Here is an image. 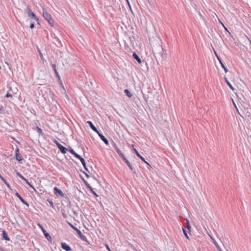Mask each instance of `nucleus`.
Here are the masks:
<instances>
[{"label":"nucleus","instance_id":"f257e3e1","mask_svg":"<svg viewBox=\"0 0 251 251\" xmlns=\"http://www.w3.org/2000/svg\"><path fill=\"white\" fill-rule=\"evenodd\" d=\"M43 16L44 18L48 22L49 24L51 26H54V20L52 19L51 15L48 13L47 9L43 7Z\"/></svg>","mask_w":251,"mask_h":251},{"label":"nucleus","instance_id":"f03ea898","mask_svg":"<svg viewBox=\"0 0 251 251\" xmlns=\"http://www.w3.org/2000/svg\"><path fill=\"white\" fill-rule=\"evenodd\" d=\"M26 11L29 17H31L37 22L39 21V18L36 16L35 14L31 11V9L29 8L28 6H27L26 7Z\"/></svg>","mask_w":251,"mask_h":251},{"label":"nucleus","instance_id":"7ed1b4c3","mask_svg":"<svg viewBox=\"0 0 251 251\" xmlns=\"http://www.w3.org/2000/svg\"><path fill=\"white\" fill-rule=\"evenodd\" d=\"M54 190V193L55 196L58 197V196H60L62 197H64V194L63 192L58 188L57 187H55L53 189Z\"/></svg>","mask_w":251,"mask_h":251},{"label":"nucleus","instance_id":"20e7f679","mask_svg":"<svg viewBox=\"0 0 251 251\" xmlns=\"http://www.w3.org/2000/svg\"><path fill=\"white\" fill-rule=\"evenodd\" d=\"M15 157L17 160L20 161L23 159L22 156L20 153L19 149L17 148L15 151Z\"/></svg>","mask_w":251,"mask_h":251},{"label":"nucleus","instance_id":"39448f33","mask_svg":"<svg viewBox=\"0 0 251 251\" xmlns=\"http://www.w3.org/2000/svg\"><path fill=\"white\" fill-rule=\"evenodd\" d=\"M75 231L77 232V233L78 234V235L79 236L80 238L83 241H84L86 242L87 241V239L86 237L82 234V233H81V231L79 229L77 228V229Z\"/></svg>","mask_w":251,"mask_h":251},{"label":"nucleus","instance_id":"423d86ee","mask_svg":"<svg viewBox=\"0 0 251 251\" xmlns=\"http://www.w3.org/2000/svg\"><path fill=\"white\" fill-rule=\"evenodd\" d=\"M61 247L63 249L66 250V251H72L71 248L66 243H62Z\"/></svg>","mask_w":251,"mask_h":251},{"label":"nucleus","instance_id":"0eeeda50","mask_svg":"<svg viewBox=\"0 0 251 251\" xmlns=\"http://www.w3.org/2000/svg\"><path fill=\"white\" fill-rule=\"evenodd\" d=\"M97 133L99 135L101 140H102L106 145L109 144L108 141L102 134L100 133L99 131L98 133Z\"/></svg>","mask_w":251,"mask_h":251},{"label":"nucleus","instance_id":"6e6552de","mask_svg":"<svg viewBox=\"0 0 251 251\" xmlns=\"http://www.w3.org/2000/svg\"><path fill=\"white\" fill-rule=\"evenodd\" d=\"M15 195L23 203L26 205L27 206H29L28 204L22 198L18 192L15 193Z\"/></svg>","mask_w":251,"mask_h":251},{"label":"nucleus","instance_id":"1a4fd4ad","mask_svg":"<svg viewBox=\"0 0 251 251\" xmlns=\"http://www.w3.org/2000/svg\"><path fill=\"white\" fill-rule=\"evenodd\" d=\"M87 123L89 124V125L91 127L93 130H94L96 133H98V130H97V128L94 126L91 121H88L87 122Z\"/></svg>","mask_w":251,"mask_h":251},{"label":"nucleus","instance_id":"9d476101","mask_svg":"<svg viewBox=\"0 0 251 251\" xmlns=\"http://www.w3.org/2000/svg\"><path fill=\"white\" fill-rule=\"evenodd\" d=\"M39 226L42 228L43 231V232L44 233V235H45V237H46V238L48 240H51V237L50 236V235L48 233L46 232V231L44 229H43V227H42V226L41 225H40L39 224Z\"/></svg>","mask_w":251,"mask_h":251},{"label":"nucleus","instance_id":"9b49d317","mask_svg":"<svg viewBox=\"0 0 251 251\" xmlns=\"http://www.w3.org/2000/svg\"><path fill=\"white\" fill-rule=\"evenodd\" d=\"M215 54H216V56H217L218 59L219 60L220 64H221V66H222V68L224 69L225 72L226 73L228 71L227 69L225 66V65L223 64V63L222 62L221 59L218 56V55H217V54H216V52H215Z\"/></svg>","mask_w":251,"mask_h":251},{"label":"nucleus","instance_id":"f8f14e48","mask_svg":"<svg viewBox=\"0 0 251 251\" xmlns=\"http://www.w3.org/2000/svg\"><path fill=\"white\" fill-rule=\"evenodd\" d=\"M59 149L60 150L62 153L65 154L67 152V149L63 146L62 145H60V146L58 147Z\"/></svg>","mask_w":251,"mask_h":251},{"label":"nucleus","instance_id":"ddd939ff","mask_svg":"<svg viewBox=\"0 0 251 251\" xmlns=\"http://www.w3.org/2000/svg\"><path fill=\"white\" fill-rule=\"evenodd\" d=\"M133 57L134 58H135L139 63H141V59L138 56V55L136 53H133Z\"/></svg>","mask_w":251,"mask_h":251},{"label":"nucleus","instance_id":"4468645a","mask_svg":"<svg viewBox=\"0 0 251 251\" xmlns=\"http://www.w3.org/2000/svg\"><path fill=\"white\" fill-rule=\"evenodd\" d=\"M87 188L91 191V192L96 197H98V195L97 194V193L93 190V188L91 187V186L89 184H86Z\"/></svg>","mask_w":251,"mask_h":251},{"label":"nucleus","instance_id":"2eb2a0df","mask_svg":"<svg viewBox=\"0 0 251 251\" xmlns=\"http://www.w3.org/2000/svg\"><path fill=\"white\" fill-rule=\"evenodd\" d=\"M2 237L5 240L7 241H9L10 239L8 237L6 232L4 230L2 231Z\"/></svg>","mask_w":251,"mask_h":251},{"label":"nucleus","instance_id":"dca6fc26","mask_svg":"<svg viewBox=\"0 0 251 251\" xmlns=\"http://www.w3.org/2000/svg\"><path fill=\"white\" fill-rule=\"evenodd\" d=\"M124 92L128 97L131 98L132 96V94L128 90L126 89L125 90Z\"/></svg>","mask_w":251,"mask_h":251},{"label":"nucleus","instance_id":"f3484780","mask_svg":"<svg viewBox=\"0 0 251 251\" xmlns=\"http://www.w3.org/2000/svg\"><path fill=\"white\" fill-rule=\"evenodd\" d=\"M80 161H81V162L82 163L83 166H84V168L86 169V170H87V168H86V163H85V161L84 160V159L82 158Z\"/></svg>","mask_w":251,"mask_h":251},{"label":"nucleus","instance_id":"a211bd4d","mask_svg":"<svg viewBox=\"0 0 251 251\" xmlns=\"http://www.w3.org/2000/svg\"><path fill=\"white\" fill-rule=\"evenodd\" d=\"M27 184H28L31 188L35 191V188L27 181V180L25 178V179H24Z\"/></svg>","mask_w":251,"mask_h":251},{"label":"nucleus","instance_id":"6ab92c4d","mask_svg":"<svg viewBox=\"0 0 251 251\" xmlns=\"http://www.w3.org/2000/svg\"><path fill=\"white\" fill-rule=\"evenodd\" d=\"M225 80H226V84H227V85L230 87V89H231L232 90H233V87H232V85L230 83V82L226 79V78H225Z\"/></svg>","mask_w":251,"mask_h":251},{"label":"nucleus","instance_id":"aec40b11","mask_svg":"<svg viewBox=\"0 0 251 251\" xmlns=\"http://www.w3.org/2000/svg\"><path fill=\"white\" fill-rule=\"evenodd\" d=\"M124 161H125V162L126 163V164L127 165V166L130 168V169L131 170H132V167H131V166L130 163H129V162L128 161V160L126 158V160H124Z\"/></svg>","mask_w":251,"mask_h":251},{"label":"nucleus","instance_id":"412c9836","mask_svg":"<svg viewBox=\"0 0 251 251\" xmlns=\"http://www.w3.org/2000/svg\"><path fill=\"white\" fill-rule=\"evenodd\" d=\"M183 232L184 233V234L185 235V237L187 238V239H189V237H188V234H187V231L184 229V228H183Z\"/></svg>","mask_w":251,"mask_h":251},{"label":"nucleus","instance_id":"4be33fe9","mask_svg":"<svg viewBox=\"0 0 251 251\" xmlns=\"http://www.w3.org/2000/svg\"><path fill=\"white\" fill-rule=\"evenodd\" d=\"M191 225L189 223L188 220H187V229L189 230V232L190 231V229H191Z\"/></svg>","mask_w":251,"mask_h":251},{"label":"nucleus","instance_id":"5701e85b","mask_svg":"<svg viewBox=\"0 0 251 251\" xmlns=\"http://www.w3.org/2000/svg\"><path fill=\"white\" fill-rule=\"evenodd\" d=\"M119 155L122 158V159L124 160H126V157L124 155V154L122 153V152H121L120 153H118Z\"/></svg>","mask_w":251,"mask_h":251},{"label":"nucleus","instance_id":"b1692460","mask_svg":"<svg viewBox=\"0 0 251 251\" xmlns=\"http://www.w3.org/2000/svg\"><path fill=\"white\" fill-rule=\"evenodd\" d=\"M119 155L122 158V159L124 160H126V157L124 155V154L122 153V152H121L120 153H118Z\"/></svg>","mask_w":251,"mask_h":251},{"label":"nucleus","instance_id":"393cba45","mask_svg":"<svg viewBox=\"0 0 251 251\" xmlns=\"http://www.w3.org/2000/svg\"><path fill=\"white\" fill-rule=\"evenodd\" d=\"M17 175L18 176L21 178L22 179H25V178L19 172L17 173Z\"/></svg>","mask_w":251,"mask_h":251},{"label":"nucleus","instance_id":"a878e982","mask_svg":"<svg viewBox=\"0 0 251 251\" xmlns=\"http://www.w3.org/2000/svg\"><path fill=\"white\" fill-rule=\"evenodd\" d=\"M5 184V185H6V186L9 188V189H11V187H10V186L9 185V184L6 182V181L5 180V179L4 180V181H3Z\"/></svg>","mask_w":251,"mask_h":251},{"label":"nucleus","instance_id":"bb28decb","mask_svg":"<svg viewBox=\"0 0 251 251\" xmlns=\"http://www.w3.org/2000/svg\"><path fill=\"white\" fill-rule=\"evenodd\" d=\"M74 156L78 158V159L80 160L82 157H81V156H80L79 155H78V154H77L76 153L74 155Z\"/></svg>","mask_w":251,"mask_h":251},{"label":"nucleus","instance_id":"cd10ccee","mask_svg":"<svg viewBox=\"0 0 251 251\" xmlns=\"http://www.w3.org/2000/svg\"><path fill=\"white\" fill-rule=\"evenodd\" d=\"M213 243H214V245L216 246V247L218 249V250H219V251H220V247H219V246L218 245L217 243L215 241H213Z\"/></svg>","mask_w":251,"mask_h":251},{"label":"nucleus","instance_id":"c85d7f7f","mask_svg":"<svg viewBox=\"0 0 251 251\" xmlns=\"http://www.w3.org/2000/svg\"><path fill=\"white\" fill-rule=\"evenodd\" d=\"M53 142L56 145L58 148L60 146V145H61V144L56 140H55Z\"/></svg>","mask_w":251,"mask_h":251},{"label":"nucleus","instance_id":"c756f323","mask_svg":"<svg viewBox=\"0 0 251 251\" xmlns=\"http://www.w3.org/2000/svg\"><path fill=\"white\" fill-rule=\"evenodd\" d=\"M69 225L70 226L73 228L74 229V230H76L77 229V227H76L75 226H73L72 224H71V223H69Z\"/></svg>","mask_w":251,"mask_h":251},{"label":"nucleus","instance_id":"7c9ffc66","mask_svg":"<svg viewBox=\"0 0 251 251\" xmlns=\"http://www.w3.org/2000/svg\"><path fill=\"white\" fill-rule=\"evenodd\" d=\"M142 161H144L148 166L151 167V165H150V164L148 162H147L143 157H142Z\"/></svg>","mask_w":251,"mask_h":251},{"label":"nucleus","instance_id":"2f4dec72","mask_svg":"<svg viewBox=\"0 0 251 251\" xmlns=\"http://www.w3.org/2000/svg\"><path fill=\"white\" fill-rule=\"evenodd\" d=\"M69 151L70 153L74 155L76 153V152L73 149H70Z\"/></svg>","mask_w":251,"mask_h":251},{"label":"nucleus","instance_id":"473e14b6","mask_svg":"<svg viewBox=\"0 0 251 251\" xmlns=\"http://www.w3.org/2000/svg\"><path fill=\"white\" fill-rule=\"evenodd\" d=\"M37 129H38V132L40 134H42L43 133V131H42V130L40 128V127H37Z\"/></svg>","mask_w":251,"mask_h":251},{"label":"nucleus","instance_id":"72a5a7b5","mask_svg":"<svg viewBox=\"0 0 251 251\" xmlns=\"http://www.w3.org/2000/svg\"><path fill=\"white\" fill-rule=\"evenodd\" d=\"M115 149L118 153H119L121 152H122L117 147H115Z\"/></svg>","mask_w":251,"mask_h":251},{"label":"nucleus","instance_id":"f704fd0d","mask_svg":"<svg viewBox=\"0 0 251 251\" xmlns=\"http://www.w3.org/2000/svg\"><path fill=\"white\" fill-rule=\"evenodd\" d=\"M135 152L136 154L140 158H141V155L140 154V153L135 150L134 149Z\"/></svg>","mask_w":251,"mask_h":251},{"label":"nucleus","instance_id":"c9c22d12","mask_svg":"<svg viewBox=\"0 0 251 251\" xmlns=\"http://www.w3.org/2000/svg\"><path fill=\"white\" fill-rule=\"evenodd\" d=\"M55 72V74L56 75V76L58 78H60V75L57 72V70H55V71L54 72Z\"/></svg>","mask_w":251,"mask_h":251},{"label":"nucleus","instance_id":"e433bc0d","mask_svg":"<svg viewBox=\"0 0 251 251\" xmlns=\"http://www.w3.org/2000/svg\"><path fill=\"white\" fill-rule=\"evenodd\" d=\"M6 98L12 97V95L9 93H7L5 96Z\"/></svg>","mask_w":251,"mask_h":251},{"label":"nucleus","instance_id":"4c0bfd02","mask_svg":"<svg viewBox=\"0 0 251 251\" xmlns=\"http://www.w3.org/2000/svg\"><path fill=\"white\" fill-rule=\"evenodd\" d=\"M39 53H40V56L41 59L42 60H43L44 59V57H43V54L42 53V52L40 51H39Z\"/></svg>","mask_w":251,"mask_h":251},{"label":"nucleus","instance_id":"58836bf2","mask_svg":"<svg viewBox=\"0 0 251 251\" xmlns=\"http://www.w3.org/2000/svg\"><path fill=\"white\" fill-rule=\"evenodd\" d=\"M52 67L53 68V70H54V72L55 71V70H57L56 68V65L55 64H52Z\"/></svg>","mask_w":251,"mask_h":251},{"label":"nucleus","instance_id":"ea45409f","mask_svg":"<svg viewBox=\"0 0 251 251\" xmlns=\"http://www.w3.org/2000/svg\"><path fill=\"white\" fill-rule=\"evenodd\" d=\"M34 26H35V25H34V24L33 23H32V24H30V27L31 28H34Z\"/></svg>","mask_w":251,"mask_h":251},{"label":"nucleus","instance_id":"a19ab883","mask_svg":"<svg viewBox=\"0 0 251 251\" xmlns=\"http://www.w3.org/2000/svg\"><path fill=\"white\" fill-rule=\"evenodd\" d=\"M149 3L150 4V5L152 6V4H153V2L152 1L150 0H149Z\"/></svg>","mask_w":251,"mask_h":251},{"label":"nucleus","instance_id":"79ce46f5","mask_svg":"<svg viewBox=\"0 0 251 251\" xmlns=\"http://www.w3.org/2000/svg\"><path fill=\"white\" fill-rule=\"evenodd\" d=\"M105 246L108 251H111L108 245H106Z\"/></svg>","mask_w":251,"mask_h":251},{"label":"nucleus","instance_id":"37998d69","mask_svg":"<svg viewBox=\"0 0 251 251\" xmlns=\"http://www.w3.org/2000/svg\"><path fill=\"white\" fill-rule=\"evenodd\" d=\"M85 175L88 178L89 177V176L88 174H85Z\"/></svg>","mask_w":251,"mask_h":251},{"label":"nucleus","instance_id":"c03bdc74","mask_svg":"<svg viewBox=\"0 0 251 251\" xmlns=\"http://www.w3.org/2000/svg\"><path fill=\"white\" fill-rule=\"evenodd\" d=\"M234 106H235V107H236V109H237V107H236V105L235 104V103H234Z\"/></svg>","mask_w":251,"mask_h":251},{"label":"nucleus","instance_id":"a18cd8bd","mask_svg":"<svg viewBox=\"0 0 251 251\" xmlns=\"http://www.w3.org/2000/svg\"><path fill=\"white\" fill-rule=\"evenodd\" d=\"M126 1L128 2V0H126Z\"/></svg>","mask_w":251,"mask_h":251},{"label":"nucleus","instance_id":"49530a36","mask_svg":"<svg viewBox=\"0 0 251 251\" xmlns=\"http://www.w3.org/2000/svg\"><path fill=\"white\" fill-rule=\"evenodd\" d=\"M126 1L128 2V0H126Z\"/></svg>","mask_w":251,"mask_h":251}]
</instances>
